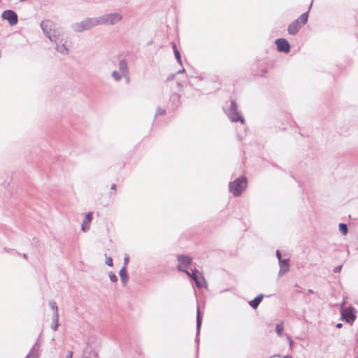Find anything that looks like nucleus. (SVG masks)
<instances>
[{
  "label": "nucleus",
  "instance_id": "obj_1",
  "mask_svg": "<svg viewBox=\"0 0 358 358\" xmlns=\"http://www.w3.org/2000/svg\"><path fill=\"white\" fill-rule=\"evenodd\" d=\"M41 27L43 34L50 41L55 43V49L58 52L62 55L69 54L67 36L62 29L57 27L56 24L49 20H43L41 23Z\"/></svg>",
  "mask_w": 358,
  "mask_h": 358
},
{
  "label": "nucleus",
  "instance_id": "obj_2",
  "mask_svg": "<svg viewBox=\"0 0 358 358\" xmlns=\"http://www.w3.org/2000/svg\"><path fill=\"white\" fill-rule=\"evenodd\" d=\"M97 22L96 17H87L80 22L73 23L71 27L76 32H82L98 26Z\"/></svg>",
  "mask_w": 358,
  "mask_h": 358
},
{
  "label": "nucleus",
  "instance_id": "obj_3",
  "mask_svg": "<svg viewBox=\"0 0 358 358\" xmlns=\"http://www.w3.org/2000/svg\"><path fill=\"white\" fill-rule=\"evenodd\" d=\"M246 187L247 178L245 176H241L229 184V191L235 196H239Z\"/></svg>",
  "mask_w": 358,
  "mask_h": 358
},
{
  "label": "nucleus",
  "instance_id": "obj_4",
  "mask_svg": "<svg viewBox=\"0 0 358 358\" xmlns=\"http://www.w3.org/2000/svg\"><path fill=\"white\" fill-rule=\"evenodd\" d=\"M98 25H114L122 20V16L118 13L105 14L96 17Z\"/></svg>",
  "mask_w": 358,
  "mask_h": 358
},
{
  "label": "nucleus",
  "instance_id": "obj_5",
  "mask_svg": "<svg viewBox=\"0 0 358 358\" xmlns=\"http://www.w3.org/2000/svg\"><path fill=\"white\" fill-rule=\"evenodd\" d=\"M308 18V11L301 14L296 20L292 22L287 28L288 33L291 35H296L300 29L304 26Z\"/></svg>",
  "mask_w": 358,
  "mask_h": 358
},
{
  "label": "nucleus",
  "instance_id": "obj_6",
  "mask_svg": "<svg viewBox=\"0 0 358 358\" xmlns=\"http://www.w3.org/2000/svg\"><path fill=\"white\" fill-rule=\"evenodd\" d=\"M225 113L231 122H240L241 124L245 123V120L238 111V106L234 100L231 101L230 107L225 111Z\"/></svg>",
  "mask_w": 358,
  "mask_h": 358
},
{
  "label": "nucleus",
  "instance_id": "obj_7",
  "mask_svg": "<svg viewBox=\"0 0 358 358\" xmlns=\"http://www.w3.org/2000/svg\"><path fill=\"white\" fill-rule=\"evenodd\" d=\"M187 275L194 281L196 287L199 288H201L204 287L205 285H206L204 277L196 268L193 269L191 273L189 271V275Z\"/></svg>",
  "mask_w": 358,
  "mask_h": 358
},
{
  "label": "nucleus",
  "instance_id": "obj_8",
  "mask_svg": "<svg viewBox=\"0 0 358 358\" xmlns=\"http://www.w3.org/2000/svg\"><path fill=\"white\" fill-rule=\"evenodd\" d=\"M1 17L8 22L11 26L15 25L18 22V16L13 10H6L1 13Z\"/></svg>",
  "mask_w": 358,
  "mask_h": 358
},
{
  "label": "nucleus",
  "instance_id": "obj_9",
  "mask_svg": "<svg viewBox=\"0 0 358 358\" xmlns=\"http://www.w3.org/2000/svg\"><path fill=\"white\" fill-rule=\"evenodd\" d=\"M355 310L352 307L346 308L342 310V317L348 323H352L356 318Z\"/></svg>",
  "mask_w": 358,
  "mask_h": 358
},
{
  "label": "nucleus",
  "instance_id": "obj_10",
  "mask_svg": "<svg viewBox=\"0 0 358 358\" xmlns=\"http://www.w3.org/2000/svg\"><path fill=\"white\" fill-rule=\"evenodd\" d=\"M277 49L279 52L288 53L290 50V45L285 38H278L275 41Z\"/></svg>",
  "mask_w": 358,
  "mask_h": 358
},
{
  "label": "nucleus",
  "instance_id": "obj_11",
  "mask_svg": "<svg viewBox=\"0 0 358 358\" xmlns=\"http://www.w3.org/2000/svg\"><path fill=\"white\" fill-rule=\"evenodd\" d=\"M83 358H98V352L91 345H87L83 350Z\"/></svg>",
  "mask_w": 358,
  "mask_h": 358
},
{
  "label": "nucleus",
  "instance_id": "obj_12",
  "mask_svg": "<svg viewBox=\"0 0 358 358\" xmlns=\"http://www.w3.org/2000/svg\"><path fill=\"white\" fill-rule=\"evenodd\" d=\"M289 259H284L279 262L280 270L278 272V275L281 276L283 274L287 273L289 270Z\"/></svg>",
  "mask_w": 358,
  "mask_h": 358
},
{
  "label": "nucleus",
  "instance_id": "obj_13",
  "mask_svg": "<svg viewBox=\"0 0 358 358\" xmlns=\"http://www.w3.org/2000/svg\"><path fill=\"white\" fill-rule=\"evenodd\" d=\"M93 219V213L92 212H89L84 218L83 221V224L81 226V229L83 231H87L90 229V222Z\"/></svg>",
  "mask_w": 358,
  "mask_h": 358
},
{
  "label": "nucleus",
  "instance_id": "obj_14",
  "mask_svg": "<svg viewBox=\"0 0 358 358\" xmlns=\"http://www.w3.org/2000/svg\"><path fill=\"white\" fill-rule=\"evenodd\" d=\"M39 345L38 342H36L31 348L25 358H39Z\"/></svg>",
  "mask_w": 358,
  "mask_h": 358
},
{
  "label": "nucleus",
  "instance_id": "obj_15",
  "mask_svg": "<svg viewBox=\"0 0 358 358\" xmlns=\"http://www.w3.org/2000/svg\"><path fill=\"white\" fill-rule=\"evenodd\" d=\"M201 322H202V318L201 315L200 308L199 306H197L196 310V342L199 343V334L200 332L201 327Z\"/></svg>",
  "mask_w": 358,
  "mask_h": 358
},
{
  "label": "nucleus",
  "instance_id": "obj_16",
  "mask_svg": "<svg viewBox=\"0 0 358 358\" xmlns=\"http://www.w3.org/2000/svg\"><path fill=\"white\" fill-rule=\"evenodd\" d=\"M177 259L180 264L185 267L188 266L192 263V258L187 255H180L177 256Z\"/></svg>",
  "mask_w": 358,
  "mask_h": 358
},
{
  "label": "nucleus",
  "instance_id": "obj_17",
  "mask_svg": "<svg viewBox=\"0 0 358 358\" xmlns=\"http://www.w3.org/2000/svg\"><path fill=\"white\" fill-rule=\"evenodd\" d=\"M118 68L119 71L121 72L123 76H127V74H129L128 64L125 59H121L119 62Z\"/></svg>",
  "mask_w": 358,
  "mask_h": 358
},
{
  "label": "nucleus",
  "instance_id": "obj_18",
  "mask_svg": "<svg viewBox=\"0 0 358 358\" xmlns=\"http://www.w3.org/2000/svg\"><path fill=\"white\" fill-rule=\"evenodd\" d=\"M180 94H176V93H173V94H171V96L170 97V102L174 109L178 108V106L180 104Z\"/></svg>",
  "mask_w": 358,
  "mask_h": 358
},
{
  "label": "nucleus",
  "instance_id": "obj_19",
  "mask_svg": "<svg viewBox=\"0 0 358 358\" xmlns=\"http://www.w3.org/2000/svg\"><path fill=\"white\" fill-rule=\"evenodd\" d=\"M119 275L121 279V282L123 284V285H125L128 280H129V276L127 272V268L125 266H122V268L120 269L119 272Z\"/></svg>",
  "mask_w": 358,
  "mask_h": 358
},
{
  "label": "nucleus",
  "instance_id": "obj_20",
  "mask_svg": "<svg viewBox=\"0 0 358 358\" xmlns=\"http://www.w3.org/2000/svg\"><path fill=\"white\" fill-rule=\"evenodd\" d=\"M264 296V294H259L254 299H252V301H250L249 302L250 306L252 308L256 309L259 306L261 301H262Z\"/></svg>",
  "mask_w": 358,
  "mask_h": 358
},
{
  "label": "nucleus",
  "instance_id": "obj_21",
  "mask_svg": "<svg viewBox=\"0 0 358 358\" xmlns=\"http://www.w3.org/2000/svg\"><path fill=\"white\" fill-rule=\"evenodd\" d=\"M172 48H173V52H174V55H175V57H176V59L178 63L180 64V65H182V59H181L180 53L178 50L176 45L175 43H173Z\"/></svg>",
  "mask_w": 358,
  "mask_h": 358
},
{
  "label": "nucleus",
  "instance_id": "obj_22",
  "mask_svg": "<svg viewBox=\"0 0 358 358\" xmlns=\"http://www.w3.org/2000/svg\"><path fill=\"white\" fill-rule=\"evenodd\" d=\"M111 76L114 79V80L117 82L120 81L123 78V75L121 73V72L117 71H113L111 73Z\"/></svg>",
  "mask_w": 358,
  "mask_h": 358
},
{
  "label": "nucleus",
  "instance_id": "obj_23",
  "mask_svg": "<svg viewBox=\"0 0 358 358\" xmlns=\"http://www.w3.org/2000/svg\"><path fill=\"white\" fill-rule=\"evenodd\" d=\"M59 316L53 315L52 317V324L51 325V328L53 331H56L59 327Z\"/></svg>",
  "mask_w": 358,
  "mask_h": 358
},
{
  "label": "nucleus",
  "instance_id": "obj_24",
  "mask_svg": "<svg viewBox=\"0 0 358 358\" xmlns=\"http://www.w3.org/2000/svg\"><path fill=\"white\" fill-rule=\"evenodd\" d=\"M339 231L340 232L343 234L346 235L348 232V228L346 224L344 223H340L338 225Z\"/></svg>",
  "mask_w": 358,
  "mask_h": 358
},
{
  "label": "nucleus",
  "instance_id": "obj_25",
  "mask_svg": "<svg viewBox=\"0 0 358 358\" xmlns=\"http://www.w3.org/2000/svg\"><path fill=\"white\" fill-rule=\"evenodd\" d=\"M50 306L52 310L54 312L53 315H57L59 316L58 313V308L57 306V303L55 301H50Z\"/></svg>",
  "mask_w": 358,
  "mask_h": 358
},
{
  "label": "nucleus",
  "instance_id": "obj_26",
  "mask_svg": "<svg viewBox=\"0 0 358 358\" xmlns=\"http://www.w3.org/2000/svg\"><path fill=\"white\" fill-rule=\"evenodd\" d=\"M275 329L278 336H282V331L284 330L283 323L277 324Z\"/></svg>",
  "mask_w": 358,
  "mask_h": 358
},
{
  "label": "nucleus",
  "instance_id": "obj_27",
  "mask_svg": "<svg viewBox=\"0 0 358 358\" xmlns=\"http://www.w3.org/2000/svg\"><path fill=\"white\" fill-rule=\"evenodd\" d=\"M165 114H166V110L163 109V108H162L160 107H158L157 108L155 117L156 118L159 115H165Z\"/></svg>",
  "mask_w": 358,
  "mask_h": 358
},
{
  "label": "nucleus",
  "instance_id": "obj_28",
  "mask_svg": "<svg viewBox=\"0 0 358 358\" xmlns=\"http://www.w3.org/2000/svg\"><path fill=\"white\" fill-rule=\"evenodd\" d=\"M108 276L111 282H116L117 281V277L113 272L110 271L108 273Z\"/></svg>",
  "mask_w": 358,
  "mask_h": 358
},
{
  "label": "nucleus",
  "instance_id": "obj_29",
  "mask_svg": "<svg viewBox=\"0 0 358 358\" xmlns=\"http://www.w3.org/2000/svg\"><path fill=\"white\" fill-rule=\"evenodd\" d=\"M184 267L185 266L182 264H180L179 263V264L177 266V269L179 271L185 273L186 275H189V271L186 268H185Z\"/></svg>",
  "mask_w": 358,
  "mask_h": 358
},
{
  "label": "nucleus",
  "instance_id": "obj_30",
  "mask_svg": "<svg viewBox=\"0 0 358 358\" xmlns=\"http://www.w3.org/2000/svg\"><path fill=\"white\" fill-rule=\"evenodd\" d=\"M105 263L108 266H113V259L110 257H106Z\"/></svg>",
  "mask_w": 358,
  "mask_h": 358
},
{
  "label": "nucleus",
  "instance_id": "obj_31",
  "mask_svg": "<svg viewBox=\"0 0 358 358\" xmlns=\"http://www.w3.org/2000/svg\"><path fill=\"white\" fill-rule=\"evenodd\" d=\"M129 262V255H126L124 257V266H125V268H127V265L128 264Z\"/></svg>",
  "mask_w": 358,
  "mask_h": 358
},
{
  "label": "nucleus",
  "instance_id": "obj_32",
  "mask_svg": "<svg viewBox=\"0 0 358 358\" xmlns=\"http://www.w3.org/2000/svg\"><path fill=\"white\" fill-rule=\"evenodd\" d=\"M176 76V73H171V74H170V75L167 77V78H166V81H171V80H173L175 78Z\"/></svg>",
  "mask_w": 358,
  "mask_h": 358
},
{
  "label": "nucleus",
  "instance_id": "obj_33",
  "mask_svg": "<svg viewBox=\"0 0 358 358\" xmlns=\"http://www.w3.org/2000/svg\"><path fill=\"white\" fill-rule=\"evenodd\" d=\"M275 254H276V257H277V258L278 259V262H280V260L283 259H282L281 252H280V250H276Z\"/></svg>",
  "mask_w": 358,
  "mask_h": 358
},
{
  "label": "nucleus",
  "instance_id": "obj_34",
  "mask_svg": "<svg viewBox=\"0 0 358 358\" xmlns=\"http://www.w3.org/2000/svg\"><path fill=\"white\" fill-rule=\"evenodd\" d=\"M341 269H342V265L338 266L334 268V272L336 273H339V272H341Z\"/></svg>",
  "mask_w": 358,
  "mask_h": 358
},
{
  "label": "nucleus",
  "instance_id": "obj_35",
  "mask_svg": "<svg viewBox=\"0 0 358 358\" xmlns=\"http://www.w3.org/2000/svg\"><path fill=\"white\" fill-rule=\"evenodd\" d=\"M287 339L289 341V344L290 348H292V345H293V343H294L293 341L292 340V338L289 336H287Z\"/></svg>",
  "mask_w": 358,
  "mask_h": 358
},
{
  "label": "nucleus",
  "instance_id": "obj_36",
  "mask_svg": "<svg viewBox=\"0 0 358 358\" xmlns=\"http://www.w3.org/2000/svg\"><path fill=\"white\" fill-rule=\"evenodd\" d=\"M123 78H125L126 83H129L130 81L129 74H127V76H123Z\"/></svg>",
  "mask_w": 358,
  "mask_h": 358
},
{
  "label": "nucleus",
  "instance_id": "obj_37",
  "mask_svg": "<svg viewBox=\"0 0 358 358\" xmlns=\"http://www.w3.org/2000/svg\"><path fill=\"white\" fill-rule=\"evenodd\" d=\"M185 71V69L184 68H182V69L178 71L176 73V74H180V73H182Z\"/></svg>",
  "mask_w": 358,
  "mask_h": 358
},
{
  "label": "nucleus",
  "instance_id": "obj_38",
  "mask_svg": "<svg viewBox=\"0 0 358 358\" xmlns=\"http://www.w3.org/2000/svg\"><path fill=\"white\" fill-rule=\"evenodd\" d=\"M110 189L111 190H115L116 189V185L115 184H113L110 187Z\"/></svg>",
  "mask_w": 358,
  "mask_h": 358
},
{
  "label": "nucleus",
  "instance_id": "obj_39",
  "mask_svg": "<svg viewBox=\"0 0 358 358\" xmlns=\"http://www.w3.org/2000/svg\"><path fill=\"white\" fill-rule=\"evenodd\" d=\"M178 87L181 90L182 87V84L180 82L177 83Z\"/></svg>",
  "mask_w": 358,
  "mask_h": 358
},
{
  "label": "nucleus",
  "instance_id": "obj_40",
  "mask_svg": "<svg viewBox=\"0 0 358 358\" xmlns=\"http://www.w3.org/2000/svg\"><path fill=\"white\" fill-rule=\"evenodd\" d=\"M308 293L309 294H313V290L310 289H308Z\"/></svg>",
  "mask_w": 358,
  "mask_h": 358
},
{
  "label": "nucleus",
  "instance_id": "obj_41",
  "mask_svg": "<svg viewBox=\"0 0 358 358\" xmlns=\"http://www.w3.org/2000/svg\"><path fill=\"white\" fill-rule=\"evenodd\" d=\"M66 358H72V352H70Z\"/></svg>",
  "mask_w": 358,
  "mask_h": 358
},
{
  "label": "nucleus",
  "instance_id": "obj_42",
  "mask_svg": "<svg viewBox=\"0 0 358 358\" xmlns=\"http://www.w3.org/2000/svg\"><path fill=\"white\" fill-rule=\"evenodd\" d=\"M22 257H23L24 259H27V254H25V253H24V254L22 255Z\"/></svg>",
  "mask_w": 358,
  "mask_h": 358
},
{
  "label": "nucleus",
  "instance_id": "obj_43",
  "mask_svg": "<svg viewBox=\"0 0 358 358\" xmlns=\"http://www.w3.org/2000/svg\"><path fill=\"white\" fill-rule=\"evenodd\" d=\"M283 358H293V357L290 355H286V356L283 357Z\"/></svg>",
  "mask_w": 358,
  "mask_h": 358
},
{
  "label": "nucleus",
  "instance_id": "obj_44",
  "mask_svg": "<svg viewBox=\"0 0 358 358\" xmlns=\"http://www.w3.org/2000/svg\"><path fill=\"white\" fill-rule=\"evenodd\" d=\"M341 327H342V324H341V323L336 324V327H338V328H340Z\"/></svg>",
  "mask_w": 358,
  "mask_h": 358
}]
</instances>
